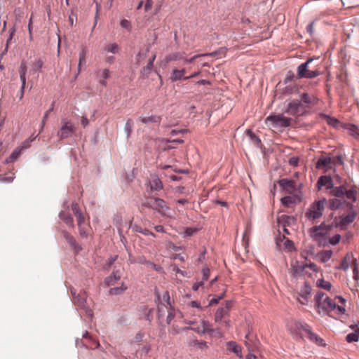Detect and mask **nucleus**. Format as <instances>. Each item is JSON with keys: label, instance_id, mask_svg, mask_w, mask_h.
Here are the masks:
<instances>
[{"label": "nucleus", "instance_id": "f257e3e1", "mask_svg": "<svg viewBox=\"0 0 359 359\" xmlns=\"http://www.w3.org/2000/svg\"><path fill=\"white\" fill-rule=\"evenodd\" d=\"M313 61V58H309L306 62L299 65L297 68V75L294 76L292 74L287 76L285 79V83L288 84L300 78L311 79L318 76L320 74V71L319 68L311 67Z\"/></svg>", "mask_w": 359, "mask_h": 359}, {"label": "nucleus", "instance_id": "f03ea898", "mask_svg": "<svg viewBox=\"0 0 359 359\" xmlns=\"http://www.w3.org/2000/svg\"><path fill=\"white\" fill-rule=\"evenodd\" d=\"M326 203V198H323L311 203L305 211V218L311 222L319 219L323 215Z\"/></svg>", "mask_w": 359, "mask_h": 359}, {"label": "nucleus", "instance_id": "7ed1b4c3", "mask_svg": "<svg viewBox=\"0 0 359 359\" xmlns=\"http://www.w3.org/2000/svg\"><path fill=\"white\" fill-rule=\"evenodd\" d=\"M330 194L336 198H341L345 196L347 200L355 203L357 201L358 190L355 186H353L349 189H347L346 186L343 184L338 187L334 186Z\"/></svg>", "mask_w": 359, "mask_h": 359}, {"label": "nucleus", "instance_id": "20e7f679", "mask_svg": "<svg viewBox=\"0 0 359 359\" xmlns=\"http://www.w3.org/2000/svg\"><path fill=\"white\" fill-rule=\"evenodd\" d=\"M330 229L329 225H327L325 222H322L320 225L314 226L309 229V236L320 245H324V243H322V238L328 234Z\"/></svg>", "mask_w": 359, "mask_h": 359}, {"label": "nucleus", "instance_id": "39448f33", "mask_svg": "<svg viewBox=\"0 0 359 359\" xmlns=\"http://www.w3.org/2000/svg\"><path fill=\"white\" fill-rule=\"evenodd\" d=\"M285 113L296 118L308 114L307 107L301 100H294L290 101L287 106Z\"/></svg>", "mask_w": 359, "mask_h": 359}, {"label": "nucleus", "instance_id": "423d86ee", "mask_svg": "<svg viewBox=\"0 0 359 359\" xmlns=\"http://www.w3.org/2000/svg\"><path fill=\"white\" fill-rule=\"evenodd\" d=\"M191 67H189L188 69L182 68L181 69H174L171 73V75L170 76V79L172 82L184 79L187 80L190 78L196 77L200 74V69L198 71H196L194 73H191L189 75H186L187 73L191 69Z\"/></svg>", "mask_w": 359, "mask_h": 359}, {"label": "nucleus", "instance_id": "0eeeda50", "mask_svg": "<svg viewBox=\"0 0 359 359\" xmlns=\"http://www.w3.org/2000/svg\"><path fill=\"white\" fill-rule=\"evenodd\" d=\"M215 53H206V54H198L195 55L191 58H184L182 53H173L171 54L168 55L165 57V61L167 62H171V61H175L178 60H183L184 63H193L197 59L205 57V56H210V55H215Z\"/></svg>", "mask_w": 359, "mask_h": 359}, {"label": "nucleus", "instance_id": "6e6552de", "mask_svg": "<svg viewBox=\"0 0 359 359\" xmlns=\"http://www.w3.org/2000/svg\"><path fill=\"white\" fill-rule=\"evenodd\" d=\"M292 118L285 116L283 114H271L266 120V123H270L273 126L288 127L291 125Z\"/></svg>", "mask_w": 359, "mask_h": 359}, {"label": "nucleus", "instance_id": "1a4fd4ad", "mask_svg": "<svg viewBox=\"0 0 359 359\" xmlns=\"http://www.w3.org/2000/svg\"><path fill=\"white\" fill-rule=\"evenodd\" d=\"M74 131L75 128L73 123L66 118H62L60 129L57 132V136L60 140H63L71 137Z\"/></svg>", "mask_w": 359, "mask_h": 359}, {"label": "nucleus", "instance_id": "9d476101", "mask_svg": "<svg viewBox=\"0 0 359 359\" xmlns=\"http://www.w3.org/2000/svg\"><path fill=\"white\" fill-rule=\"evenodd\" d=\"M86 293L81 292L77 296L74 297V304L80 309H83L88 317H93V313L90 307L87 305L86 302Z\"/></svg>", "mask_w": 359, "mask_h": 359}, {"label": "nucleus", "instance_id": "9b49d317", "mask_svg": "<svg viewBox=\"0 0 359 359\" xmlns=\"http://www.w3.org/2000/svg\"><path fill=\"white\" fill-rule=\"evenodd\" d=\"M346 207L349 210V212L348 215L339 217V224L341 226H346L351 224L357 215L352 203H346Z\"/></svg>", "mask_w": 359, "mask_h": 359}, {"label": "nucleus", "instance_id": "f8f14e48", "mask_svg": "<svg viewBox=\"0 0 359 359\" xmlns=\"http://www.w3.org/2000/svg\"><path fill=\"white\" fill-rule=\"evenodd\" d=\"M278 184L287 194H293L299 189L300 185L297 186L293 180L281 179L278 180Z\"/></svg>", "mask_w": 359, "mask_h": 359}, {"label": "nucleus", "instance_id": "ddd939ff", "mask_svg": "<svg viewBox=\"0 0 359 359\" xmlns=\"http://www.w3.org/2000/svg\"><path fill=\"white\" fill-rule=\"evenodd\" d=\"M302 330L300 334L302 336L308 337L311 341L316 342L319 346H324V341L319 337L316 334L313 333L307 325H300Z\"/></svg>", "mask_w": 359, "mask_h": 359}, {"label": "nucleus", "instance_id": "4468645a", "mask_svg": "<svg viewBox=\"0 0 359 359\" xmlns=\"http://www.w3.org/2000/svg\"><path fill=\"white\" fill-rule=\"evenodd\" d=\"M316 306L319 309H321L327 313L334 311L337 308L335 302L327 296Z\"/></svg>", "mask_w": 359, "mask_h": 359}, {"label": "nucleus", "instance_id": "2eb2a0df", "mask_svg": "<svg viewBox=\"0 0 359 359\" xmlns=\"http://www.w3.org/2000/svg\"><path fill=\"white\" fill-rule=\"evenodd\" d=\"M306 269V265L300 264L298 261L292 262L290 264L289 272L293 278L304 275V271Z\"/></svg>", "mask_w": 359, "mask_h": 359}, {"label": "nucleus", "instance_id": "dca6fc26", "mask_svg": "<svg viewBox=\"0 0 359 359\" xmlns=\"http://www.w3.org/2000/svg\"><path fill=\"white\" fill-rule=\"evenodd\" d=\"M147 207L151 208L154 210H156L159 213L163 215H166V211L169 210V208L167 206L165 202L159 198H154V204L150 205L149 203L145 204Z\"/></svg>", "mask_w": 359, "mask_h": 359}, {"label": "nucleus", "instance_id": "f3484780", "mask_svg": "<svg viewBox=\"0 0 359 359\" xmlns=\"http://www.w3.org/2000/svg\"><path fill=\"white\" fill-rule=\"evenodd\" d=\"M302 102L307 107V109L309 110L310 107L318 104L319 102V99L313 95H310L307 93H304L301 100Z\"/></svg>", "mask_w": 359, "mask_h": 359}, {"label": "nucleus", "instance_id": "a211bd4d", "mask_svg": "<svg viewBox=\"0 0 359 359\" xmlns=\"http://www.w3.org/2000/svg\"><path fill=\"white\" fill-rule=\"evenodd\" d=\"M26 73H27V65L26 63L22 61L20 64V68H19V74H20V78L22 82V89L24 90L25 88H29L32 89L33 88L32 84H29L28 82L26 83Z\"/></svg>", "mask_w": 359, "mask_h": 359}, {"label": "nucleus", "instance_id": "6ab92c4d", "mask_svg": "<svg viewBox=\"0 0 359 359\" xmlns=\"http://www.w3.org/2000/svg\"><path fill=\"white\" fill-rule=\"evenodd\" d=\"M317 187L320 189L323 187H325L326 189H332L334 187L332 179L330 175H323L319 177L317 182Z\"/></svg>", "mask_w": 359, "mask_h": 359}, {"label": "nucleus", "instance_id": "aec40b11", "mask_svg": "<svg viewBox=\"0 0 359 359\" xmlns=\"http://www.w3.org/2000/svg\"><path fill=\"white\" fill-rule=\"evenodd\" d=\"M72 210L76 217L77 224L78 226H81V224H84L86 223V217L81 212L79 205L76 203H73L72 204Z\"/></svg>", "mask_w": 359, "mask_h": 359}, {"label": "nucleus", "instance_id": "412c9836", "mask_svg": "<svg viewBox=\"0 0 359 359\" xmlns=\"http://www.w3.org/2000/svg\"><path fill=\"white\" fill-rule=\"evenodd\" d=\"M149 186L152 191H159L163 189V184L158 175H150Z\"/></svg>", "mask_w": 359, "mask_h": 359}, {"label": "nucleus", "instance_id": "4be33fe9", "mask_svg": "<svg viewBox=\"0 0 359 359\" xmlns=\"http://www.w3.org/2000/svg\"><path fill=\"white\" fill-rule=\"evenodd\" d=\"M332 158L329 156H321L316 165V168H325L326 170L332 168Z\"/></svg>", "mask_w": 359, "mask_h": 359}, {"label": "nucleus", "instance_id": "5701e85b", "mask_svg": "<svg viewBox=\"0 0 359 359\" xmlns=\"http://www.w3.org/2000/svg\"><path fill=\"white\" fill-rule=\"evenodd\" d=\"M121 277V273L119 270L113 271L112 273L104 279V283L107 286L116 285Z\"/></svg>", "mask_w": 359, "mask_h": 359}, {"label": "nucleus", "instance_id": "b1692460", "mask_svg": "<svg viewBox=\"0 0 359 359\" xmlns=\"http://www.w3.org/2000/svg\"><path fill=\"white\" fill-rule=\"evenodd\" d=\"M350 203L340 198H334L329 200V208L331 210H336L341 208L346 203Z\"/></svg>", "mask_w": 359, "mask_h": 359}, {"label": "nucleus", "instance_id": "393cba45", "mask_svg": "<svg viewBox=\"0 0 359 359\" xmlns=\"http://www.w3.org/2000/svg\"><path fill=\"white\" fill-rule=\"evenodd\" d=\"M197 333L205 334L208 332L212 333L214 330L211 328L209 321L203 319L201 320V327L193 328Z\"/></svg>", "mask_w": 359, "mask_h": 359}, {"label": "nucleus", "instance_id": "a878e982", "mask_svg": "<svg viewBox=\"0 0 359 359\" xmlns=\"http://www.w3.org/2000/svg\"><path fill=\"white\" fill-rule=\"evenodd\" d=\"M44 62L41 58H36L35 60L32 63L30 69H29V74H36L38 72H40L43 66Z\"/></svg>", "mask_w": 359, "mask_h": 359}, {"label": "nucleus", "instance_id": "bb28decb", "mask_svg": "<svg viewBox=\"0 0 359 359\" xmlns=\"http://www.w3.org/2000/svg\"><path fill=\"white\" fill-rule=\"evenodd\" d=\"M163 299L166 302L167 305H165V304H160L158 306V318H161L163 316V314H164L163 313H164L163 308L165 307V309H167V306H170V295H169V292H165L163 294Z\"/></svg>", "mask_w": 359, "mask_h": 359}, {"label": "nucleus", "instance_id": "cd10ccee", "mask_svg": "<svg viewBox=\"0 0 359 359\" xmlns=\"http://www.w3.org/2000/svg\"><path fill=\"white\" fill-rule=\"evenodd\" d=\"M311 292V285L305 282L304 285L302 287L299 292L298 293V296L303 298L305 301L307 300V297L310 295Z\"/></svg>", "mask_w": 359, "mask_h": 359}, {"label": "nucleus", "instance_id": "c85d7f7f", "mask_svg": "<svg viewBox=\"0 0 359 359\" xmlns=\"http://www.w3.org/2000/svg\"><path fill=\"white\" fill-rule=\"evenodd\" d=\"M63 236L67 241V242L70 245L71 247H72L74 250H76L77 251H79L81 250V248L77 245L76 241L75 238L70 235L67 231H63Z\"/></svg>", "mask_w": 359, "mask_h": 359}, {"label": "nucleus", "instance_id": "c756f323", "mask_svg": "<svg viewBox=\"0 0 359 359\" xmlns=\"http://www.w3.org/2000/svg\"><path fill=\"white\" fill-rule=\"evenodd\" d=\"M88 54V50L85 46L81 47V50L79 53V60L78 65V72H80V69L82 65H85L86 62V56Z\"/></svg>", "mask_w": 359, "mask_h": 359}, {"label": "nucleus", "instance_id": "7c9ffc66", "mask_svg": "<svg viewBox=\"0 0 359 359\" xmlns=\"http://www.w3.org/2000/svg\"><path fill=\"white\" fill-rule=\"evenodd\" d=\"M59 217L67 225L74 227L73 217L69 213L62 211L60 212Z\"/></svg>", "mask_w": 359, "mask_h": 359}, {"label": "nucleus", "instance_id": "2f4dec72", "mask_svg": "<svg viewBox=\"0 0 359 359\" xmlns=\"http://www.w3.org/2000/svg\"><path fill=\"white\" fill-rule=\"evenodd\" d=\"M131 228L133 231L141 233L144 236H152L153 237L156 236L153 232H151V231H149L147 229L142 228L138 224H133V225H131Z\"/></svg>", "mask_w": 359, "mask_h": 359}, {"label": "nucleus", "instance_id": "473e14b6", "mask_svg": "<svg viewBox=\"0 0 359 359\" xmlns=\"http://www.w3.org/2000/svg\"><path fill=\"white\" fill-rule=\"evenodd\" d=\"M228 348L236 354L239 358H242L241 347L234 341H229L227 343Z\"/></svg>", "mask_w": 359, "mask_h": 359}, {"label": "nucleus", "instance_id": "72a5a7b5", "mask_svg": "<svg viewBox=\"0 0 359 359\" xmlns=\"http://www.w3.org/2000/svg\"><path fill=\"white\" fill-rule=\"evenodd\" d=\"M318 259L323 263H325L329 261L332 256V250H324L318 253Z\"/></svg>", "mask_w": 359, "mask_h": 359}, {"label": "nucleus", "instance_id": "f704fd0d", "mask_svg": "<svg viewBox=\"0 0 359 359\" xmlns=\"http://www.w3.org/2000/svg\"><path fill=\"white\" fill-rule=\"evenodd\" d=\"M228 311L226 309H224V307H221L217 309V311L215 314V320L216 323H219L222 321V319L225 316L228 315Z\"/></svg>", "mask_w": 359, "mask_h": 359}, {"label": "nucleus", "instance_id": "c9c22d12", "mask_svg": "<svg viewBox=\"0 0 359 359\" xmlns=\"http://www.w3.org/2000/svg\"><path fill=\"white\" fill-rule=\"evenodd\" d=\"M118 50L119 46L117 43H109L104 46L103 49V53H111L116 54L118 52Z\"/></svg>", "mask_w": 359, "mask_h": 359}, {"label": "nucleus", "instance_id": "e433bc0d", "mask_svg": "<svg viewBox=\"0 0 359 359\" xmlns=\"http://www.w3.org/2000/svg\"><path fill=\"white\" fill-rule=\"evenodd\" d=\"M21 152H22L21 148L16 147L13 150L12 154L10 155V156L6 159L5 163H9L13 162L20 156V155L21 154Z\"/></svg>", "mask_w": 359, "mask_h": 359}, {"label": "nucleus", "instance_id": "4c0bfd02", "mask_svg": "<svg viewBox=\"0 0 359 359\" xmlns=\"http://www.w3.org/2000/svg\"><path fill=\"white\" fill-rule=\"evenodd\" d=\"M109 76H110V72L107 69H100L98 72V76L100 78V82L104 86H106V82L104 81V80L108 79L109 77Z\"/></svg>", "mask_w": 359, "mask_h": 359}, {"label": "nucleus", "instance_id": "58836bf2", "mask_svg": "<svg viewBox=\"0 0 359 359\" xmlns=\"http://www.w3.org/2000/svg\"><path fill=\"white\" fill-rule=\"evenodd\" d=\"M351 258V255L347 254L342 259L341 264L339 266H337V269H341L344 271H346L349 267V262Z\"/></svg>", "mask_w": 359, "mask_h": 359}, {"label": "nucleus", "instance_id": "ea45409f", "mask_svg": "<svg viewBox=\"0 0 359 359\" xmlns=\"http://www.w3.org/2000/svg\"><path fill=\"white\" fill-rule=\"evenodd\" d=\"M140 120L143 123H160L161 121V116H151L140 117Z\"/></svg>", "mask_w": 359, "mask_h": 359}, {"label": "nucleus", "instance_id": "a19ab883", "mask_svg": "<svg viewBox=\"0 0 359 359\" xmlns=\"http://www.w3.org/2000/svg\"><path fill=\"white\" fill-rule=\"evenodd\" d=\"M127 288H128L127 286L124 285V284L122 283L121 287H111L109 290V293L111 295L120 294L123 293Z\"/></svg>", "mask_w": 359, "mask_h": 359}, {"label": "nucleus", "instance_id": "79ce46f5", "mask_svg": "<svg viewBox=\"0 0 359 359\" xmlns=\"http://www.w3.org/2000/svg\"><path fill=\"white\" fill-rule=\"evenodd\" d=\"M79 234L83 238H87L89 233L90 225L88 224H81L78 226Z\"/></svg>", "mask_w": 359, "mask_h": 359}, {"label": "nucleus", "instance_id": "37998d69", "mask_svg": "<svg viewBox=\"0 0 359 359\" xmlns=\"http://www.w3.org/2000/svg\"><path fill=\"white\" fill-rule=\"evenodd\" d=\"M345 128L349 131L350 135L353 137H359V128L353 124H347L345 126Z\"/></svg>", "mask_w": 359, "mask_h": 359}, {"label": "nucleus", "instance_id": "c03bdc74", "mask_svg": "<svg viewBox=\"0 0 359 359\" xmlns=\"http://www.w3.org/2000/svg\"><path fill=\"white\" fill-rule=\"evenodd\" d=\"M189 345L193 347H198L200 349L207 348L208 346L205 341L194 339L190 341Z\"/></svg>", "mask_w": 359, "mask_h": 359}, {"label": "nucleus", "instance_id": "a18cd8bd", "mask_svg": "<svg viewBox=\"0 0 359 359\" xmlns=\"http://www.w3.org/2000/svg\"><path fill=\"white\" fill-rule=\"evenodd\" d=\"M36 136L31 135L28 139L25 140L22 144L18 147V148H21V151L29 148L31 147L32 142L36 139Z\"/></svg>", "mask_w": 359, "mask_h": 359}, {"label": "nucleus", "instance_id": "49530a36", "mask_svg": "<svg viewBox=\"0 0 359 359\" xmlns=\"http://www.w3.org/2000/svg\"><path fill=\"white\" fill-rule=\"evenodd\" d=\"M317 286L324 290L330 291L332 288V285L330 282L325 280L324 279H318L317 280Z\"/></svg>", "mask_w": 359, "mask_h": 359}, {"label": "nucleus", "instance_id": "de8ad7c7", "mask_svg": "<svg viewBox=\"0 0 359 359\" xmlns=\"http://www.w3.org/2000/svg\"><path fill=\"white\" fill-rule=\"evenodd\" d=\"M246 134L255 145L259 146L261 140L250 129L246 130Z\"/></svg>", "mask_w": 359, "mask_h": 359}, {"label": "nucleus", "instance_id": "09e8293b", "mask_svg": "<svg viewBox=\"0 0 359 359\" xmlns=\"http://www.w3.org/2000/svg\"><path fill=\"white\" fill-rule=\"evenodd\" d=\"M346 340L348 343L358 341L359 340V333L357 332V330H355V332L347 334Z\"/></svg>", "mask_w": 359, "mask_h": 359}, {"label": "nucleus", "instance_id": "8fccbe9b", "mask_svg": "<svg viewBox=\"0 0 359 359\" xmlns=\"http://www.w3.org/2000/svg\"><path fill=\"white\" fill-rule=\"evenodd\" d=\"M280 201L282 204L286 207H289L295 203V198L292 196H285L282 198Z\"/></svg>", "mask_w": 359, "mask_h": 359}, {"label": "nucleus", "instance_id": "3c124183", "mask_svg": "<svg viewBox=\"0 0 359 359\" xmlns=\"http://www.w3.org/2000/svg\"><path fill=\"white\" fill-rule=\"evenodd\" d=\"M325 117L327 119V123L333 127H337L338 125L339 124V121L334 118H331V117H330L328 116H325Z\"/></svg>", "mask_w": 359, "mask_h": 359}, {"label": "nucleus", "instance_id": "603ef678", "mask_svg": "<svg viewBox=\"0 0 359 359\" xmlns=\"http://www.w3.org/2000/svg\"><path fill=\"white\" fill-rule=\"evenodd\" d=\"M168 312V313L166 318V323L167 324H170L175 317L174 309L170 306Z\"/></svg>", "mask_w": 359, "mask_h": 359}, {"label": "nucleus", "instance_id": "864d4df0", "mask_svg": "<svg viewBox=\"0 0 359 359\" xmlns=\"http://www.w3.org/2000/svg\"><path fill=\"white\" fill-rule=\"evenodd\" d=\"M136 262L139 264H147V265H154L151 262L146 259V258L144 256H139L136 259Z\"/></svg>", "mask_w": 359, "mask_h": 359}, {"label": "nucleus", "instance_id": "5fc2aeb1", "mask_svg": "<svg viewBox=\"0 0 359 359\" xmlns=\"http://www.w3.org/2000/svg\"><path fill=\"white\" fill-rule=\"evenodd\" d=\"M153 66L151 62H148L147 65L143 68L142 71V74L144 75V76H148L151 70H152V68H153Z\"/></svg>", "mask_w": 359, "mask_h": 359}, {"label": "nucleus", "instance_id": "6e6d98bb", "mask_svg": "<svg viewBox=\"0 0 359 359\" xmlns=\"http://www.w3.org/2000/svg\"><path fill=\"white\" fill-rule=\"evenodd\" d=\"M340 240H341V236L339 234H336L330 238L329 243L331 245H337L339 243Z\"/></svg>", "mask_w": 359, "mask_h": 359}, {"label": "nucleus", "instance_id": "4d7b16f0", "mask_svg": "<svg viewBox=\"0 0 359 359\" xmlns=\"http://www.w3.org/2000/svg\"><path fill=\"white\" fill-rule=\"evenodd\" d=\"M325 294L324 292L320 291L318 292L315 296L316 304L317 305L320 302L323 301L325 297Z\"/></svg>", "mask_w": 359, "mask_h": 359}, {"label": "nucleus", "instance_id": "13d9d810", "mask_svg": "<svg viewBox=\"0 0 359 359\" xmlns=\"http://www.w3.org/2000/svg\"><path fill=\"white\" fill-rule=\"evenodd\" d=\"M15 177L13 175L12 176L9 177H3L2 175H0V182H12L14 180Z\"/></svg>", "mask_w": 359, "mask_h": 359}, {"label": "nucleus", "instance_id": "bf43d9fd", "mask_svg": "<svg viewBox=\"0 0 359 359\" xmlns=\"http://www.w3.org/2000/svg\"><path fill=\"white\" fill-rule=\"evenodd\" d=\"M210 276V269L208 268H204L203 269V280H207Z\"/></svg>", "mask_w": 359, "mask_h": 359}, {"label": "nucleus", "instance_id": "052dcab7", "mask_svg": "<svg viewBox=\"0 0 359 359\" xmlns=\"http://www.w3.org/2000/svg\"><path fill=\"white\" fill-rule=\"evenodd\" d=\"M187 306L192 308L195 307L199 309L201 311L203 310L202 307L201 306V304L197 301H192Z\"/></svg>", "mask_w": 359, "mask_h": 359}, {"label": "nucleus", "instance_id": "680f3d73", "mask_svg": "<svg viewBox=\"0 0 359 359\" xmlns=\"http://www.w3.org/2000/svg\"><path fill=\"white\" fill-rule=\"evenodd\" d=\"M153 4V0H147L144 6V11H149L152 8Z\"/></svg>", "mask_w": 359, "mask_h": 359}, {"label": "nucleus", "instance_id": "e2e57ef3", "mask_svg": "<svg viewBox=\"0 0 359 359\" xmlns=\"http://www.w3.org/2000/svg\"><path fill=\"white\" fill-rule=\"evenodd\" d=\"M332 164H343V159L341 156H337L334 158L332 159Z\"/></svg>", "mask_w": 359, "mask_h": 359}, {"label": "nucleus", "instance_id": "0e129e2a", "mask_svg": "<svg viewBox=\"0 0 359 359\" xmlns=\"http://www.w3.org/2000/svg\"><path fill=\"white\" fill-rule=\"evenodd\" d=\"M222 298H223V295H220V296H217V297H214V298H212V299H210L209 304H210V306H212V305H213V304H217V303L219 302V301L220 299H222Z\"/></svg>", "mask_w": 359, "mask_h": 359}, {"label": "nucleus", "instance_id": "69168bd1", "mask_svg": "<svg viewBox=\"0 0 359 359\" xmlns=\"http://www.w3.org/2000/svg\"><path fill=\"white\" fill-rule=\"evenodd\" d=\"M205 66H208V62H204V61H203V60L201 59V60L198 62V65H197V70H196V71H198V69H200V72H201V69H202V67H205Z\"/></svg>", "mask_w": 359, "mask_h": 359}, {"label": "nucleus", "instance_id": "338daca9", "mask_svg": "<svg viewBox=\"0 0 359 359\" xmlns=\"http://www.w3.org/2000/svg\"><path fill=\"white\" fill-rule=\"evenodd\" d=\"M299 163V158L297 157H292L289 160V164L292 166H297Z\"/></svg>", "mask_w": 359, "mask_h": 359}, {"label": "nucleus", "instance_id": "774afa93", "mask_svg": "<svg viewBox=\"0 0 359 359\" xmlns=\"http://www.w3.org/2000/svg\"><path fill=\"white\" fill-rule=\"evenodd\" d=\"M76 18H77L76 14L74 13V11H72L71 13V15L69 17V24L71 25V26H72L74 25V21Z\"/></svg>", "mask_w": 359, "mask_h": 359}]
</instances>
